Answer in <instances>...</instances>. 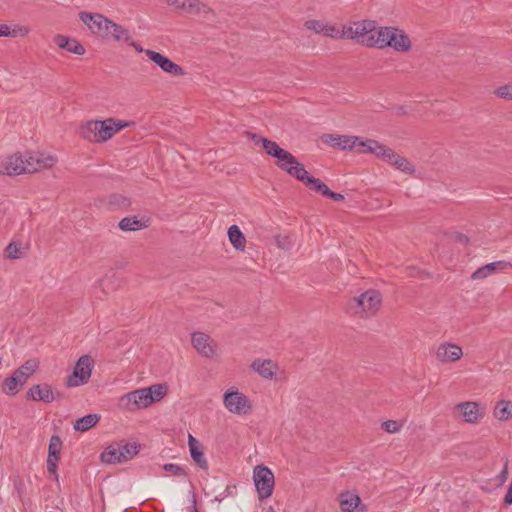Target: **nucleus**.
<instances>
[{"mask_svg":"<svg viewBox=\"0 0 512 512\" xmlns=\"http://www.w3.org/2000/svg\"><path fill=\"white\" fill-rule=\"evenodd\" d=\"M381 304L382 294L378 290L369 289L347 302L346 313L354 318L368 319L377 314Z\"/></svg>","mask_w":512,"mask_h":512,"instance_id":"obj_1","label":"nucleus"},{"mask_svg":"<svg viewBox=\"0 0 512 512\" xmlns=\"http://www.w3.org/2000/svg\"><path fill=\"white\" fill-rule=\"evenodd\" d=\"M128 126H130L129 122L114 118L89 121L81 128V134L83 138L91 142L102 143Z\"/></svg>","mask_w":512,"mask_h":512,"instance_id":"obj_2","label":"nucleus"},{"mask_svg":"<svg viewBox=\"0 0 512 512\" xmlns=\"http://www.w3.org/2000/svg\"><path fill=\"white\" fill-rule=\"evenodd\" d=\"M269 156L276 159L275 165L279 169L305 185H307L312 178L304 165L300 163L292 153L281 148L278 144L273 148Z\"/></svg>","mask_w":512,"mask_h":512,"instance_id":"obj_3","label":"nucleus"},{"mask_svg":"<svg viewBox=\"0 0 512 512\" xmlns=\"http://www.w3.org/2000/svg\"><path fill=\"white\" fill-rule=\"evenodd\" d=\"M370 39L367 41L370 45H375L380 49L390 47L397 52H407L412 46L409 36L403 30L395 27H380L378 36L375 39L372 37Z\"/></svg>","mask_w":512,"mask_h":512,"instance_id":"obj_4","label":"nucleus"},{"mask_svg":"<svg viewBox=\"0 0 512 512\" xmlns=\"http://www.w3.org/2000/svg\"><path fill=\"white\" fill-rule=\"evenodd\" d=\"M378 29L376 22L372 20H362L350 22L346 25V39L356 40L367 47H375V45L368 44L371 37L376 38L378 36Z\"/></svg>","mask_w":512,"mask_h":512,"instance_id":"obj_5","label":"nucleus"},{"mask_svg":"<svg viewBox=\"0 0 512 512\" xmlns=\"http://www.w3.org/2000/svg\"><path fill=\"white\" fill-rule=\"evenodd\" d=\"M253 481L260 500L267 499L272 495L275 478L267 466L260 464L254 467Z\"/></svg>","mask_w":512,"mask_h":512,"instance_id":"obj_6","label":"nucleus"},{"mask_svg":"<svg viewBox=\"0 0 512 512\" xmlns=\"http://www.w3.org/2000/svg\"><path fill=\"white\" fill-rule=\"evenodd\" d=\"M223 404L225 408L236 415H246L252 410L250 399L237 388H229L223 395Z\"/></svg>","mask_w":512,"mask_h":512,"instance_id":"obj_7","label":"nucleus"},{"mask_svg":"<svg viewBox=\"0 0 512 512\" xmlns=\"http://www.w3.org/2000/svg\"><path fill=\"white\" fill-rule=\"evenodd\" d=\"M93 364L94 360L90 355H82L76 362L72 374L67 377L65 385L71 388L88 383Z\"/></svg>","mask_w":512,"mask_h":512,"instance_id":"obj_8","label":"nucleus"},{"mask_svg":"<svg viewBox=\"0 0 512 512\" xmlns=\"http://www.w3.org/2000/svg\"><path fill=\"white\" fill-rule=\"evenodd\" d=\"M149 392L150 390L142 388L126 393L120 397L119 406L128 411L147 408L153 404V399Z\"/></svg>","mask_w":512,"mask_h":512,"instance_id":"obj_9","label":"nucleus"},{"mask_svg":"<svg viewBox=\"0 0 512 512\" xmlns=\"http://www.w3.org/2000/svg\"><path fill=\"white\" fill-rule=\"evenodd\" d=\"M79 18L88 26L90 31L103 38L108 39L111 20L99 13L80 12Z\"/></svg>","mask_w":512,"mask_h":512,"instance_id":"obj_10","label":"nucleus"},{"mask_svg":"<svg viewBox=\"0 0 512 512\" xmlns=\"http://www.w3.org/2000/svg\"><path fill=\"white\" fill-rule=\"evenodd\" d=\"M26 398L32 401L51 403L62 399L63 393L48 383H41L32 385L26 393Z\"/></svg>","mask_w":512,"mask_h":512,"instance_id":"obj_11","label":"nucleus"},{"mask_svg":"<svg viewBox=\"0 0 512 512\" xmlns=\"http://www.w3.org/2000/svg\"><path fill=\"white\" fill-rule=\"evenodd\" d=\"M25 173H35L42 169L51 168L57 162V158L52 155L45 154H22Z\"/></svg>","mask_w":512,"mask_h":512,"instance_id":"obj_12","label":"nucleus"},{"mask_svg":"<svg viewBox=\"0 0 512 512\" xmlns=\"http://www.w3.org/2000/svg\"><path fill=\"white\" fill-rule=\"evenodd\" d=\"M454 410L459 411L463 421L469 424H478L485 416V406L476 401L460 402Z\"/></svg>","mask_w":512,"mask_h":512,"instance_id":"obj_13","label":"nucleus"},{"mask_svg":"<svg viewBox=\"0 0 512 512\" xmlns=\"http://www.w3.org/2000/svg\"><path fill=\"white\" fill-rule=\"evenodd\" d=\"M145 55L149 60L160 67L162 71L168 74L173 76H184L186 74L185 70L180 65L159 52L147 49L145 50Z\"/></svg>","mask_w":512,"mask_h":512,"instance_id":"obj_14","label":"nucleus"},{"mask_svg":"<svg viewBox=\"0 0 512 512\" xmlns=\"http://www.w3.org/2000/svg\"><path fill=\"white\" fill-rule=\"evenodd\" d=\"M191 343L194 349L203 357L212 358L216 354V343L204 332H193L191 334Z\"/></svg>","mask_w":512,"mask_h":512,"instance_id":"obj_15","label":"nucleus"},{"mask_svg":"<svg viewBox=\"0 0 512 512\" xmlns=\"http://www.w3.org/2000/svg\"><path fill=\"white\" fill-rule=\"evenodd\" d=\"M435 356L441 363H453L462 358L463 350L457 344L444 342L437 347Z\"/></svg>","mask_w":512,"mask_h":512,"instance_id":"obj_16","label":"nucleus"},{"mask_svg":"<svg viewBox=\"0 0 512 512\" xmlns=\"http://www.w3.org/2000/svg\"><path fill=\"white\" fill-rule=\"evenodd\" d=\"M167 3L174 6L177 10H182L192 15L212 12V9L200 0H167Z\"/></svg>","mask_w":512,"mask_h":512,"instance_id":"obj_17","label":"nucleus"},{"mask_svg":"<svg viewBox=\"0 0 512 512\" xmlns=\"http://www.w3.org/2000/svg\"><path fill=\"white\" fill-rule=\"evenodd\" d=\"M62 449V440L58 435H52L48 447L47 471L49 474L57 475V463L60 459V451Z\"/></svg>","mask_w":512,"mask_h":512,"instance_id":"obj_18","label":"nucleus"},{"mask_svg":"<svg viewBox=\"0 0 512 512\" xmlns=\"http://www.w3.org/2000/svg\"><path fill=\"white\" fill-rule=\"evenodd\" d=\"M339 504L341 512H366L367 507L361 501L358 494L352 492H342L339 495Z\"/></svg>","mask_w":512,"mask_h":512,"instance_id":"obj_19","label":"nucleus"},{"mask_svg":"<svg viewBox=\"0 0 512 512\" xmlns=\"http://www.w3.org/2000/svg\"><path fill=\"white\" fill-rule=\"evenodd\" d=\"M0 173L5 175H20L25 173L24 162L21 153H15L0 164Z\"/></svg>","mask_w":512,"mask_h":512,"instance_id":"obj_20","label":"nucleus"},{"mask_svg":"<svg viewBox=\"0 0 512 512\" xmlns=\"http://www.w3.org/2000/svg\"><path fill=\"white\" fill-rule=\"evenodd\" d=\"M251 368L262 378L272 379L278 369V366L270 359H256L252 362Z\"/></svg>","mask_w":512,"mask_h":512,"instance_id":"obj_21","label":"nucleus"},{"mask_svg":"<svg viewBox=\"0 0 512 512\" xmlns=\"http://www.w3.org/2000/svg\"><path fill=\"white\" fill-rule=\"evenodd\" d=\"M190 456L193 461L203 470L208 469V462L205 458L201 443L191 434L188 436Z\"/></svg>","mask_w":512,"mask_h":512,"instance_id":"obj_22","label":"nucleus"},{"mask_svg":"<svg viewBox=\"0 0 512 512\" xmlns=\"http://www.w3.org/2000/svg\"><path fill=\"white\" fill-rule=\"evenodd\" d=\"M508 267L512 268V263L507 261H495L489 264H486L480 268H478L473 274L471 275L472 279H484L488 277L489 275L493 274L497 270H503Z\"/></svg>","mask_w":512,"mask_h":512,"instance_id":"obj_23","label":"nucleus"},{"mask_svg":"<svg viewBox=\"0 0 512 512\" xmlns=\"http://www.w3.org/2000/svg\"><path fill=\"white\" fill-rule=\"evenodd\" d=\"M306 186L311 190L318 192L323 196L330 198L334 201L339 202L344 200V195L331 191L325 183H323L320 179L315 178L313 176Z\"/></svg>","mask_w":512,"mask_h":512,"instance_id":"obj_24","label":"nucleus"},{"mask_svg":"<svg viewBox=\"0 0 512 512\" xmlns=\"http://www.w3.org/2000/svg\"><path fill=\"white\" fill-rule=\"evenodd\" d=\"M54 42L59 48L65 49L73 54L83 55L85 53L84 46L75 39H69L63 35H56Z\"/></svg>","mask_w":512,"mask_h":512,"instance_id":"obj_25","label":"nucleus"},{"mask_svg":"<svg viewBox=\"0 0 512 512\" xmlns=\"http://www.w3.org/2000/svg\"><path fill=\"white\" fill-rule=\"evenodd\" d=\"M228 239L232 246L239 251H244L246 246V238L237 225H231L228 228Z\"/></svg>","mask_w":512,"mask_h":512,"instance_id":"obj_26","label":"nucleus"},{"mask_svg":"<svg viewBox=\"0 0 512 512\" xmlns=\"http://www.w3.org/2000/svg\"><path fill=\"white\" fill-rule=\"evenodd\" d=\"M130 36L131 33L128 29L111 20L107 40H114L115 42L125 43L126 41H130Z\"/></svg>","mask_w":512,"mask_h":512,"instance_id":"obj_27","label":"nucleus"},{"mask_svg":"<svg viewBox=\"0 0 512 512\" xmlns=\"http://www.w3.org/2000/svg\"><path fill=\"white\" fill-rule=\"evenodd\" d=\"M100 418L101 416L98 414L85 415L75 421L73 428L77 432H86L93 428L100 421Z\"/></svg>","mask_w":512,"mask_h":512,"instance_id":"obj_28","label":"nucleus"},{"mask_svg":"<svg viewBox=\"0 0 512 512\" xmlns=\"http://www.w3.org/2000/svg\"><path fill=\"white\" fill-rule=\"evenodd\" d=\"M117 446L120 448V453L123 462H127L131 460L134 456L139 453L140 445L136 442L129 443L124 440L120 442H116Z\"/></svg>","mask_w":512,"mask_h":512,"instance_id":"obj_29","label":"nucleus"},{"mask_svg":"<svg viewBox=\"0 0 512 512\" xmlns=\"http://www.w3.org/2000/svg\"><path fill=\"white\" fill-rule=\"evenodd\" d=\"M120 453V448L116 443L109 445L100 455L102 462L107 464L123 463Z\"/></svg>","mask_w":512,"mask_h":512,"instance_id":"obj_30","label":"nucleus"},{"mask_svg":"<svg viewBox=\"0 0 512 512\" xmlns=\"http://www.w3.org/2000/svg\"><path fill=\"white\" fill-rule=\"evenodd\" d=\"M494 416L501 421L512 419V402L498 401L494 409Z\"/></svg>","mask_w":512,"mask_h":512,"instance_id":"obj_31","label":"nucleus"},{"mask_svg":"<svg viewBox=\"0 0 512 512\" xmlns=\"http://www.w3.org/2000/svg\"><path fill=\"white\" fill-rule=\"evenodd\" d=\"M118 227L122 231H138L146 227V224L136 217H124L120 220Z\"/></svg>","mask_w":512,"mask_h":512,"instance_id":"obj_32","label":"nucleus"},{"mask_svg":"<svg viewBox=\"0 0 512 512\" xmlns=\"http://www.w3.org/2000/svg\"><path fill=\"white\" fill-rule=\"evenodd\" d=\"M247 136L253 141L255 145H262V148L267 155H269L273 148H275L277 145L275 141H272L253 132H247Z\"/></svg>","mask_w":512,"mask_h":512,"instance_id":"obj_33","label":"nucleus"},{"mask_svg":"<svg viewBox=\"0 0 512 512\" xmlns=\"http://www.w3.org/2000/svg\"><path fill=\"white\" fill-rule=\"evenodd\" d=\"M391 165L406 174L413 175L415 173L414 165L407 158L399 154H396V157L394 158V161Z\"/></svg>","mask_w":512,"mask_h":512,"instance_id":"obj_34","label":"nucleus"},{"mask_svg":"<svg viewBox=\"0 0 512 512\" xmlns=\"http://www.w3.org/2000/svg\"><path fill=\"white\" fill-rule=\"evenodd\" d=\"M29 33V28L25 26H18L13 30L6 24H0V37L4 36H26Z\"/></svg>","mask_w":512,"mask_h":512,"instance_id":"obj_35","label":"nucleus"},{"mask_svg":"<svg viewBox=\"0 0 512 512\" xmlns=\"http://www.w3.org/2000/svg\"><path fill=\"white\" fill-rule=\"evenodd\" d=\"M323 35L335 39H346V25L339 29L335 25L326 22Z\"/></svg>","mask_w":512,"mask_h":512,"instance_id":"obj_36","label":"nucleus"},{"mask_svg":"<svg viewBox=\"0 0 512 512\" xmlns=\"http://www.w3.org/2000/svg\"><path fill=\"white\" fill-rule=\"evenodd\" d=\"M146 390H150V396L153 399V403H155L167 394L168 386L166 384H154L147 387Z\"/></svg>","mask_w":512,"mask_h":512,"instance_id":"obj_37","label":"nucleus"},{"mask_svg":"<svg viewBox=\"0 0 512 512\" xmlns=\"http://www.w3.org/2000/svg\"><path fill=\"white\" fill-rule=\"evenodd\" d=\"M23 257L21 244L17 242H11L5 248V258L10 260L20 259Z\"/></svg>","mask_w":512,"mask_h":512,"instance_id":"obj_38","label":"nucleus"},{"mask_svg":"<svg viewBox=\"0 0 512 512\" xmlns=\"http://www.w3.org/2000/svg\"><path fill=\"white\" fill-rule=\"evenodd\" d=\"M20 386V381L16 380V377L10 376L4 380L3 391L7 395L14 396L18 393Z\"/></svg>","mask_w":512,"mask_h":512,"instance_id":"obj_39","label":"nucleus"},{"mask_svg":"<svg viewBox=\"0 0 512 512\" xmlns=\"http://www.w3.org/2000/svg\"><path fill=\"white\" fill-rule=\"evenodd\" d=\"M326 22L322 20H307L304 27L308 30L314 31L317 34H323Z\"/></svg>","mask_w":512,"mask_h":512,"instance_id":"obj_40","label":"nucleus"},{"mask_svg":"<svg viewBox=\"0 0 512 512\" xmlns=\"http://www.w3.org/2000/svg\"><path fill=\"white\" fill-rule=\"evenodd\" d=\"M162 468L164 471L169 472L177 477H181V476L186 477L187 476V472H186L185 468L178 464L166 463L162 466Z\"/></svg>","mask_w":512,"mask_h":512,"instance_id":"obj_41","label":"nucleus"},{"mask_svg":"<svg viewBox=\"0 0 512 512\" xmlns=\"http://www.w3.org/2000/svg\"><path fill=\"white\" fill-rule=\"evenodd\" d=\"M337 140H340V149L354 150L355 143H356V141H358V137L357 136L341 135V138H338Z\"/></svg>","mask_w":512,"mask_h":512,"instance_id":"obj_42","label":"nucleus"},{"mask_svg":"<svg viewBox=\"0 0 512 512\" xmlns=\"http://www.w3.org/2000/svg\"><path fill=\"white\" fill-rule=\"evenodd\" d=\"M494 95L498 98L512 101V84L496 88L494 90Z\"/></svg>","mask_w":512,"mask_h":512,"instance_id":"obj_43","label":"nucleus"},{"mask_svg":"<svg viewBox=\"0 0 512 512\" xmlns=\"http://www.w3.org/2000/svg\"><path fill=\"white\" fill-rule=\"evenodd\" d=\"M370 142H375L374 139H363L361 137H358V141L355 143L354 150L359 153H369V146Z\"/></svg>","mask_w":512,"mask_h":512,"instance_id":"obj_44","label":"nucleus"},{"mask_svg":"<svg viewBox=\"0 0 512 512\" xmlns=\"http://www.w3.org/2000/svg\"><path fill=\"white\" fill-rule=\"evenodd\" d=\"M382 429H384L387 433L393 434L400 431L402 425L395 420H387L382 423Z\"/></svg>","mask_w":512,"mask_h":512,"instance_id":"obj_45","label":"nucleus"},{"mask_svg":"<svg viewBox=\"0 0 512 512\" xmlns=\"http://www.w3.org/2000/svg\"><path fill=\"white\" fill-rule=\"evenodd\" d=\"M39 367V362L35 359L27 360L19 369H23V372H26L28 377L32 375Z\"/></svg>","mask_w":512,"mask_h":512,"instance_id":"obj_46","label":"nucleus"},{"mask_svg":"<svg viewBox=\"0 0 512 512\" xmlns=\"http://www.w3.org/2000/svg\"><path fill=\"white\" fill-rule=\"evenodd\" d=\"M369 153L374 154L377 158L380 159V155L383 153V150H386L388 146L383 145L375 140V142H370Z\"/></svg>","mask_w":512,"mask_h":512,"instance_id":"obj_47","label":"nucleus"},{"mask_svg":"<svg viewBox=\"0 0 512 512\" xmlns=\"http://www.w3.org/2000/svg\"><path fill=\"white\" fill-rule=\"evenodd\" d=\"M109 204L111 206H127L129 200L121 195L113 194L109 197Z\"/></svg>","mask_w":512,"mask_h":512,"instance_id":"obj_48","label":"nucleus"},{"mask_svg":"<svg viewBox=\"0 0 512 512\" xmlns=\"http://www.w3.org/2000/svg\"><path fill=\"white\" fill-rule=\"evenodd\" d=\"M396 152L388 147L386 150H383V153L380 155V159L388 164H392L394 158L396 157Z\"/></svg>","mask_w":512,"mask_h":512,"instance_id":"obj_49","label":"nucleus"},{"mask_svg":"<svg viewBox=\"0 0 512 512\" xmlns=\"http://www.w3.org/2000/svg\"><path fill=\"white\" fill-rule=\"evenodd\" d=\"M338 138H341V135L327 134L324 135L323 141L332 147L340 148V140H337Z\"/></svg>","mask_w":512,"mask_h":512,"instance_id":"obj_50","label":"nucleus"},{"mask_svg":"<svg viewBox=\"0 0 512 512\" xmlns=\"http://www.w3.org/2000/svg\"><path fill=\"white\" fill-rule=\"evenodd\" d=\"M13 377H16V380L20 381L21 386L27 381L29 378L26 372H23V369H17L13 375Z\"/></svg>","mask_w":512,"mask_h":512,"instance_id":"obj_51","label":"nucleus"},{"mask_svg":"<svg viewBox=\"0 0 512 512\" xmlns=\"http://www.w3.org/2000/svg\"><path fill=\"white\" fill-rule=\"evenodd\" d=\"M507 477H508V461L505 462L503 469L497 476V479H498L499 483L502 485L507 481Z\"/></svg>","mask_w":512,"mask_h":512,"instance_id":"obj_52","label":"nucleus"},{"mask_svg":"<svg viewBox=\"0 0 512 512\" xmlns=\"http://www.w3.org/2000/svg\"><path fill=\"white\" fill-rule=\"evenodd\" d=\"M127 45L133 47L138 53H142L144 52L145 53V50L146 49H143L142 46L140 44H138L137 42H135L132 38V36H130V41H126L125 42Z\"/></svg>","mask_w":512,"mask_h":512,"instance_id":"obj_53","label":"nucleus"},{"mask_svg":"<svg viewBox=\"0 0 512 512\" xmlns=\"http://www.w3.org/2000/svg\"><path fill=\"white\" fill-rule=\"evenodd\" d=\"M512 504V482L510 483L506 495L504 497V505L508 506Z\"/></svg>","mask_w":512,"mask_h":512,"instance_id":"obj_54","label":"nucleus"},{"mask_svg":"<svg viewBox=\"0 0 512 512\" xmlns=\"http://www.w3.org/2000/svg\"><path fill=\"white\" fill-rule=\"evenodd\" d=\"M456 239H457L460 243L465 244V245L469 243V238H468L466 235L461 234V233H458V234L456 235Z\"/></svg>","mask_w":512,"mask_h":512,"instance_id":"obj_55","label":"nucleus"},{"mask_svg":"<svg viewBox=\"0 0 512 512\" xmlns=\"http://www.w3.org/2000/svg\"><path fill=\"white\" fill-rule=\"evenodd\" d=\"M191 512H199L198 509H197V501H196V496L195 494L193 493L192 494V497H191Z\"/></svg>","mask_w":512,"mask_h":512,"instance_id":"obj_56","label":"nucleus"},{"mask_svg":"<svg viewBox=\"0 0 512 512\" xmlns=\"http://www.w3.org/2000/svg\"><path fill=\"white\" fill-rule=\"evenodd\" d=\"M191 512H199L198 509H197V501H196V496L195 494L193 493L192 494V497H191Z\"/></svg>","mask_w":512,"mask_h":512,"instance_id":"obj_57","label":"nucleus"},{"mask_svg":"<svg viewBox=\"0 0 512 512\" xmlns=\"http://www.w3.org/2000/svg\"><path fill=\"white\" fill-rule=\"evenodd\" d=\"M268 512H275V510L273 509V507H271V506H270V507L268 508Z\"/></svg>","mask_w":512,"mask_h":512,"instance_id":"obj_58","label":"nucleus"}]
</instances>
